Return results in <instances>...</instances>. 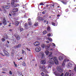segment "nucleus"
Listing matches in <instances>:
<instances>
[{
    "instance_id": "6e6552de",
    "label": "nucleus",
    "mask_w": 76,
    "mask_h": 76,
    "mask_svg": "<svg viewBox=\"0 0 76 76\" xmlns=\"http://www.w3.org/2000/svg\"><path fill=\"white\" fill-rule=\"evenodd\" d=\"M24 28L25 29H29V27H28V23H26L24 24Z\"/></svg>"
},
{
    "instance_id": "ea45409f",
    "label": "nucleus",
    "mask_w": 76,
    "mask_h": 76,
    "mask_svg": "<svg viewBox=\"0 0 76 76\" xmlns=\"http://www.w3.org/2000/svg\"><path fill=\"white\" fill-rule=\"evenodd\" d=\"M45 13H46V10H44L42 12V14H45Z\"/></svg>"
},
{
    "instance_id": "6ab92c4d",
    "label": "nucleus",
    "mask_w": 76,
    "mask_h": 76,
    "mask_svg": "<svg viewBox=\"0 0 76 76\" xmlns=\"http://www.w3.org/2000/svg\"><path fill=\"white\" fill-rule=\"evenodd\" d=\"M9 8V6H5L4 8V10H7V9H8Z\"/></svg>"
},
{
    "instance_id": "39448f33",
    "label": "nucleus",
    "mask_w": 76,
    "mask_h": 76,
    "mask_svg": "<svg viewBox=\"0 0 76 76\" xmlns=\"http://www.w3.org/2000/svg\"><path fill=\"white\" fill-rule=\"evenodd\" d=\"M15 36L16 38V39H17V40H19V39H20V36H19V35H18L17 33H15Z\"/></svg>"
},
{
    "instance_id": "79ce46f5",
    "label": "nucleus",
    "mask_w": 76,
    "mask_h": 76,
    "mask_svg": "<svg viewBox=\"0 0 76 76\" xmlns=\"http://www.w3.org/2000/svg\"><path fill=\"white\" fill-rule=\"evenodd\" d=\"M9 74L11 75H12V71H10Z\"/></svg>"
},
{
    "instance_id": "f03ea898",
    "label": "nucleus",
    "mask_w": 76,
    "mask_h": 76,
    "mask_svg": "<svg viewBox=\"0 0 76 76\" xmlns=\"http://www.w3.org/2000/svg\"><path fill=\"white\" fill-rule=\"evenodd\" d=\"M50 48V47L48 46L47 47H46V49H48L47 50H46V51L45 52V53L46 54V55H48V57H50L51 56V55L52 54V52H50L49 53V52L48 51V49H49V48Z\"/></svg>"
},
{
    "instance_id": "052dcab7",
    "label": "nucleus",
    "mask_w": 76,
    "mask_h": 76,
    "mask_svg": "<svg viewBox=\"0 0 76 76\" xmlns=\"http://www.w3.org/2000/svg\"><path fill=\"white\" fill-rule=\"evenodd\" d=\"M2 70H3L4 71L5 70V68H3V69H2Z\"/></svg>"
},
{
    "instance_id": "49530a36",
    "label": "nucleus",
    "mask_w": 76,
    "mask_h": 76,
    "mask_svg": "<svg viewBox=\"0 0 76 76\" xmlns=\"http://www.w3.org/2000/svg\"><path fill=\"white\" fill-rule=\"evenodd\" d=\"M18 10H14L13 12L14 13V12H17Z\"/></svg>"
},
{
    "instance_id": "e433bc0d",
    "label": "nucleus",
    "mask_w": 76,
    "mask_h": 76,
    "mask_svg": "<svg viewBox=\"0 0 76 76\" xmlns=\"http://www.w3.org/2000/svg\"><path fill=\"white\" fill-rule=\"evenodd\" d=\"M47 33V31H45L43 32V34H45Z\"/></svg>"
},
{
    "instance_id": "0e129e2a",
    "label": "nucleus",
    "mask_w": 76,
    "mask_h": 76,
    "mask_svg": "<svg viewBox=\"0 0 76 76\" xmlns=\"http://www.w3.org/2000/svg\"><path fill=\"white\" fill-rule=\"evenodd\" d=\"M44 23H47V21H46L45 20H44Z\"/></svg>"
},
{
    "instance_id": "603ef678",
    "label": "nucleus",
    "mask_w": 76,
    "mask_h": 76,
    "mask_svg": "<svg viewBox=\"0 0 76 76\" xmlns=\"http://www.w3.org/2000/svg\"><path fill=\"white\" fill-rule=\"evenodd\" d=\"M44 72H45V73H48V72L47 71L45 70Z\"/></svg>"
},
{
    "instance_id": "5fc2aeb1",
    "label": "nucleus",
    "mask_w": 76,
    "mask_h": 76,
    "mask_svg": "<svg viewBox=\"0 0 76 76\" xmlns=\"http://www.w3.org/2000/svg\"><path fill=\"white\" fill-rule=\"evenodd\" d=\"M9 31L10 32H12V31H13V30L10 29Z\"/></svg>"
},
{
    "instance_id": "09e8293b",
    "label": "nucleus",
    "mask_w": 76,
    "mask_h": 76,
    "mask_svg": "<svg viewBox=\"0 0 76 76\" xmlns=\"http://www.w3.org/2000/svg\"><path fill=\"white\" fill-rule=\"evenodd\" d=\"M48 37H50V36H51V34L50 33L48 34Z\"/></svg>"
},
{
    "instance_id": "a19ab883",
    "label": "nucleus",
    "mask_w": 76,
    "mask_h": 76,
    "mask_svg": "<svg viewBox=\"0 0 76 76\" xmlns=\"http://www.w3.org/2000/svg\"><path fill=\"white\" fill-rule=\"evenodd\" d=\"M61 2H62V3H63V4H66V2L64 1H62Z\"/></svg>"
},
{
    "instance_id": "de8ad7c7",
    "label": "nucleus",
    "mask_w": 76,
    "mask_h": 76,
    "mask_svg": "<svg viewBox=\"0 0 76 76\" xmlns=\"http://www.w3.org/2000/svg\"><path fill=\"white\" fill-rule=\"evenodd\" d=\"M52 25H53V26H56L55 25L56 24L54 23H52Z\"/></svg>"
},
{
    "instance_id": "6e6d98bb",
    "label": "nucleus",
    "mask_w": 76,
    "mask_h": 76,
    "mask_svg": "<svg viewBox=\"0 0 76 76\" xmlns=\"http://www.w3.org/2000/svg\"><path fill=\"white\" fill-rule=\"evenodd\" d=\"M0 54L1 55H2V56H4V55H3V53H0Z\"/></svg>"
},
{
    "instance_id": "7ed1b4c3",
    "label": "nucleus",
    "mask_w": 76,
    "mask_h": 76,
    "mask_svg": "<svg viewBox=\"0 0 76 76\" xmlns=\"http://www.w3.org/2000/svg\"><path fill=\"white\" fill-rule=\"evenodd\" d=\"M57 70L59 72H62L63 69L61 66H59L57 67Z\"/></svg>"
},
{
    "instance_id": "ddd939ff",
    "label": "nucleus",
    "mask_w": 76,
    "mask_h": 76,
    "mask_svg": "<svg viewBox=\"0 0 76 76\" xmlns=\"http://www.w3.org/2000/svg\"><path fill=\"white\" fill-rule=\"evenodd\" d=\"M48 63H50V64H51L53 65L54 64V61H48Z\"/></svg>"
},
{
    "instance_id": "2eb2a0df",
    "label": "nucleus",
    "mask_w": 76,
    "mask_h": 76,
    "mask_svg": "<svg viewBox=\"0 0 76 76\" xmlns=\"http://www.w3.org/2000/svg\"><path fill=\"white\" fill-rule=\"evenodd\" d=\"M44 53L41 52H40V56H41V58H42L44 57Z\"/></svg>"
},
{
    "instance_id": "423d86ee",
    "label": "nucleus",
    "mask_w": 76,
    "mask_h": 76,
    "mask_svg": "<svg viewBox=\"0 0 76 76\" xmlns=\"http://www.w3.org/2000/svg\"><path fill=\"white\" fill-rule=\"evenodd\" d=\"M35 50L37 52H39L41 51V48L39 47H38L37 48H35Z\"/></svg>"
},
{
    "instance_id": "4c0bfd02",
    "label": "nucleus",
    "mask_w": 76,
    "mask_h": 76,
    "mask_svg": "<svg viewBox=\"0 0 76 76\" xmlns=\"http://www.w3.org/2000/svg\"><path fill=\"white\" fill-rule=\"evenodd\" d=\"M28 23H29V25L30 26H31V25H32V23H31V22L30 21Z\"/></svg>"
},
{
    "instance_id": "dca6fc26",
    "label": "nucleus",
    "mask_w": 76,
    "mask_h": 76,
    "mask_svg": "<svg viewBox=\"0 0 76 76\" xmlns=\"http://www.w3.org/2000/svg\"><path fill=\"white\" fill-rule=\"evenodd\" d=\"M52 67V65L51 64H49L48 66H46V67H47L46 69H49V67Z\"/></svg>"
},
{
    "instance_id": "c85d7f7f",
    "label": "nucleus",
    "mask_w": 76,
    "mask_h": 76,
    "mask_svg": "<svg viewBox=\"0 0 76 76\" xmlns=\"http://www.w3.org/2000/svg\"><path fill=\"white\" fill-rule=\"evenodd\" d=\"M22 65L24 66H26V64H25V62L24 61H23V62L22 63Z\"/></svg>"
},
{
    "instance_id": "338daca9",
    "label": "nucleus",
    "mask_w": 76,
    "mask_h": 76,
    "mask_svg": "<svg viewBox=\"0 0 76 76\" xmlns=\"http://www.w3.org/2000/svg\"><path fill=\"white\" fill-rule=\"evenodd\" d=\"M46 43H49V42H48V41H46Z\"/></svg>"
},
{
    "instance_id": "4d7b16f0",
    "label": "nucleus",
    "mask_w": 76,
    "mask_h": 76,
    "mask_svg": "<svg viewBox=\"0 0 76 76\" xmlns=\"http://www.w3.org/2000/svg\"><path fill=\"white\" fill-rule=\"evenodd\" d=\"M14 65L15 66V67H17V64H14Z\"/></svg>"
},
{
    "instance_id": "864d4df0",
    "label": "nucleus",
    "mask_w": 76,
    "mask_h": 76,
    "mask_svg": "<svg viewBox=\"0 0 76 76\" xmlns=\"http://www.w3.org/2000/svg\"><path fill=\"white\" fill-rule=\"evenodd\" d=\"M13 10H18V8H15L14 9H13Z\"/></svg>"
},
{
    "instance_id": "cd10ccee",
    "label": "nucleus",
    "mask_w": 76,
    "mask_h": 76,
    "mask_svg": "<svg viewBox=\"0 0 76 76\" xmlns=\"http://www.w3.org/2000/svg\"><path fill=\"white\" fill-rule=\"evenodd\" d=\"M47 30L48 32H50V27H48L47 28Z\"/></svg>"
},
{
    "instance_id": "393cba45",
    "label": "nucleus",
    "mask_w": 76,
    "mask_h": 76,
    "mask_svg": "<svg viewBox=\"0 0 76 76\" xmlns=\"http://www.w3.org/2000/svg\"><path fill=\"white\" fill-rule=\"evenodd\" d=\"M41 47L42 48H44L45 47V45L44 44H42L41 45Z\"/></svg>"
},
{
    "instance_id": "72a5a7b5",
    "label": "nucleus",
    "mask_w": 76,
    "mask_h": 76,
    "mask_svg": "<svg viewBox=\"0 0 76 76\" xmlns=\"http://www.w3.org/2000/svg\"><path fill=\"white\" fill-rule=\"evenodd\" d=\"M70 76H73V74L72 73H70L69 74Z\"/></svg>"
},
{
    "instance_id": "3c124183",
    "label": "nucleus",
    "mask_w": 76,
    "mask_h": 76,
    "mask_svg": "<svg viewBox=\"0 0 76 76\" xmlns=\"http://www.w3.org/2000/svg\"><path fill=\"white\" fill-rule=\"evenodd\" d=\"M40 5H42V6H43V5H44V4H43V3H40Z\"/></svg>"
},
{
    "instance_id": "bb28decb",
    "label": "nucleus",
    "mask_w": 76,
    "mask_h": 76,
    "mask_svg": "<svg viewBox=\"0 0 76 76\" xmlns=\"http://www.w3.org/2000/svg\"><path fill=\"white\" fill-rule=\"evenodd\" d=\"M69 76V72H66L64 76Z\"/></svg>"
},
{
    "instance_id": "9d476101",
    "label": "nucleus",
    "mask_w": 76,
    "mask_h": 76,
    "mask_svg": "<svg viewBox=\"0 0 76 76\" xmlns=\"http://www.w3.org/2000/svg\"><path fill=\"white\" fill-rule=\"evenodd\" d=\"M40 63L42 64H45L46 63V61L45 60H42L40 62Z\"/></svg>"
},
{
    "instance_id": "13d9d810",
    "label": "nucleus",
    "mask_w": 76,
    "mask_h": 76,
    "mask_svg": "<svg viewBox=\"0 0 76 76\" xmlns=\"http://www.w3.org/2000/svg\"><path fill=\"white\" fill-rule=\"evenodd\" d=\"M26 49L27 50H28V51H30V49H28V48H26Z\"/></svg>"
},
{
    "instance_id": "a878e982",
    "label": "nucleus",
    "mask_w": 76,
    "mask_h": 76,
    "mask_svg": "<svg viewBox=\"0 0 76 76\" xmlns=\"http://www.w3.org/2000/svg\"><path fill=\"white\" fill-rule=\"evenodd\" d=\"M64 74H63V73H62V74H61V75H60V74H58H58H57V76H63V75H64Z\"/></svg>"
},
{
    "instance_id": "774afa93",
    "label": "nucleus",
    "mask_w": 76,
    "mask_h": 76,
    "mask_svg": "<svg viewBox=\"0 0 76 76\" xmlns=\"http://www.w3.org/2000/svg\"><path fill=\"white\" fill-rule=\"evenodd\" d=\"M22 58L21 57L19 59V60H22Z\"/></svg>"
},
{
    "instance_id": "f3484780",
    "label": "nucleus",
    "mask_w": 76,
    "mask_h": 76,
    "mask_svg": "<svg viewBox=\"0 0 76 76\" xmlns=\"http://www.w3.org/2000/svg\"><path fill=\"white\" fill-rule=\"evenodd\" d=\"M59 60H60V61L63 60V57L62 56H60L59 57Z\"/></svg>"
},
{
    "instance_id": "2f4dec72",
    "label": "nucleus",
    "mask_w": 76,
    "mask_h": 76,
    "mask_svg": "<svg viewBox=\"0 0 76 76\" xmlns=\"http://www.w3.org/2000/svg\"><path fill=\"white\" fill-rule=\"evenodd\" d=\"M66 61H69V60L67 59H65L64 61V62L65 63Z\"/></svg>"
},
{
    "instance_id": "7c9ffc66",
    "label": "nucleus",
    "mask_w": 76,
    "mask_h": 76,
    "mask_svg": "<svg viewBox=\"0 0 76 76\" xmlns=\"http://www.w3.org/2000/svg\"><path fill=\"white\" fill-rule=\"evenodd\" d=\"M25 53V51H24L23 50H22V54L23 55Z\"/></svg>"
},
{
    "instance_id": "a211bd4d",
    "label": "nucleus",
    "mask_w": 76,
    "mask_h": 76,
    "mask_svg": "<svg viewBox=\"0 0 76 76\" xmlns=\"http://www.w3.org/2000/svg\"><path fill=\"white\" fill-rule=\"evenodd\" d=\"M19 24V22L18 21H16L15 22V25L16 26H18Z\"/></svg>"
},
{
    "instance_id": "aec40b11",
    "label": "nucleus",
    "mask_w": 76,
    "mask_h": 76,
    "mask_svg": "<svg viewBox=\"0 0 76 76\" xmlns=\"http://www.w3.org/2000/svg\"><path fill=\"white\" fill-rule=\"evenodd\" d=\"M17 0H12L11 1V4H14L15 2H16Z\"/></svg>"
},
{
    "instance_id": "4be33fe9",
    "label": "nucleus",
    "mask_w": 76,
    "mask_h": 76,
    "mask_svg": "<svg viewBox=\"0 0 76 76\" xmlns=\"http://www.w3.org/2000/svg\"><path fill=\"white\" fill-rule=\"evenodd\" d=\"M46 67L45 66H42V70H46Z\"/></svg>"
},
{
    "instance_id": "37998d69",
    "label": "nucleus",
    "mask_w": 76,
    "mask_h": 76,
    "mask_svg": "<svg viewBox=\"0 0 76 76\" xmlns=\"http://www.w3.org/2000/svg\"><path fill=\"white\" fill-rule=\"evenodd\" d=\"M41 75L42 76H44V73L43 72H42L41 73Z\"/></svg>"
},
{
    "instance_id": "0eeeda50",
    "label": "nucleus",
    "mask_w": 76,
    "mask_h": 76,
    "mask_svg": "<svg viewBox=\"0 0 76 76\" xmlns=\"http://www.w3.org/2000/svg\"><path fill=\"white\" fill-rule=\"evenodd\" d=\"M34 44L35 46H39L40 44L39 42L38 41H36L34 43Z\"/></svg>"
},
{
    "instance_id": "4468645a",
    "label": "nucleus",
    "mask_w": 76,
    "mask_h": 76,
    "mask_svg": "<svg viewBox=\"0 0 76 76\" xmlns=\"http://www.w3.org/2000/svg\"><path fill=\"white\" fill-rule=\"evenodd\" d=\"M21 47V45L19 44L17 46H15L14 47V48H19Z\"/></svg>"
},
{
    "instance_id": "c03bdc74",
    "label": "nucleus",
    "mask_w": 76,
    "mask_h": 76,
    "mask_svg": "<svg viewBox=\"0 0 76 76\" xmlns=\"http://www.w3.org/2000/svg\"><path fill=\"white\" fill-rule=\"evenodd\" d=\"M52 7H54V4H51L50 7H52Z\"/></svg>"
},
{
    "instance_id": "20e7f679",
    "label": "nucleus",
    "mask_w": 76,
    "mask_h": 76,
    "mask_svg": "<svg viewBox=\"0 0 76 76\" xmlns=\"http://www.w3.org/2000/svg\"><path fill=\"white\" fill-rule=\"evenodd\" d=\"M3 51L5 55L7 57H9L10 56L9 53H7V52L6 51V50H3Z\"/></svg>"
},
{
    "instance_id": "1a4fd4ad",
    "label": "nucleus",
    "mask_w": 76,
    "mask_h": 76,
    "mask_svg": "<svg viewBox=\"0 0 76 76\" xmlns=\"http://www.w3.org/2000/svg\"><path fill=\"white\" fill-rule=\"evenodd\" d=\"M2 22L3 23L4 25H6V24H7V22H6V20L5 18L3 19Z\"/></svg>"
},
{
    "instance_id": "69168bd1",
    "label": "nucleus",
    "mask_w": 76,
    "mask_h": 76,
    "mask_svg": "<svg viewBox=\"0 0 76 76\" xmlns=\"http://www.w3.org/2000/svg\"><path fill=\"white\" fill-rule=\"evenodd\" d=\"M45 76H49V75L48 74H46Z\"/></svg>"
},
{
    "instance_id": "412c9836",
    "label": "nucleus",
    "mask_w": 76,
    "mask_h": 76,
    "mask_svg": "<svg viewBox=\"0 0 76 76\" xmlns=\"http://www.w3.org/2000/svg\"><path fill=\"white\" fill-rule=\"evenodd\" d=\"M53 45V46H54L55 47H56V45L53 43H51L50 44V45Z\"/></svg>"
},
{
    "instance_id": "5701e85b",
    "label": "nucleus",
    "mask_w": 76,
    "mask_h": 76,
    "mask_svg": "<svg viewBox=\"0 0 76 76\" xmlns=\"http://www.w3.org/2000/svg\"><path fill=\"white\" fill-rule=\"evenodd\" d=\"M12 7H16L17 6L16 4H14L12 5Z\"/></svg>"
},
{
    "instance_id": "e2e57ef3",
    "label": "nucleus",
    "mask_w": 76,
    "mask_h": 76,
    "mask_svg": "<svg viewBox=\"0 0 76 76\" xmlns=\"http://www.w3.org/2000/svg\"><path fill=\"white\" fill-rule=\"evenodd\" d=\"M1 73H6V72H2Z\"/></svg>"
},
{
    "instance_id": "f8f14e48",
    "label": "nucleus",
    "mask_w": 76,
    "mask_h": 76,
    "mask_svg": "<svg viewBox=\"0 0 76 76\" xmlns=\"http://www.w3.org/2000/svg\"><path fill=\"white\" fill-rule=\"evenodd\" d=\"M72 63H73L72 62V63L70 62L69 63L68 65V67H71L72 66H73V64Z\"/></svg>"
},
{
    "instance_id": "b1692460",
    "label": "nucleus",
    "mask_w": 76,
    "mask_h": 76,
    "mask_svg": "<svg viewBox=\"0 0 76 76\" xmlns=\"http://www.w3.org/2000/svg\"><path fill=\"white\" fill-rule=\"evenodd\" d=\"M5 37H3V38L2 39V41L3 42L6 39H5Z\"/></svg>"
},
{
    "instance_id": "c756f323",
    "label": "nucleus",
    "mask_w": 76,
    "mask_h": 76,
    "mask_svg": "<svg viewBox=\"0 0 76 76\" xmlns=\"http://www.w3.org/2000/svg\"><path fill=\"white\" fill-rule=\"evenodd\" d=\"M48 39L50 41V42H52L53 40L51 38H48Z\"/></svg>"
},
{
    "instance_id": "bf43d9fd",
    "label": "nucleus",
    "mask_w": 76,
    "mask_h": 76,
    "mask_svg": "<svg viewBox=\"0 0 76 76\" xmlns=\"http://www.w3.org/2000/svg\"><path fill=\"white\" fill-rule=\"evenodd\" d=\"M13 55H14L13 53H12L11 54V56H12V57H13Z\"/></svg>"
},
{
    "instance_id": "a18cd8bd",
    "label": "nucleus",
    "mask_w": 76,
    "mask_h": 76,
    "mask_svg": "<svg viewBox=\"0 0 76 76\" xmlns=\"http://www.w3.org/2000/svg\"><path fill=\"white\" fill-rule=\"evenodd\" d=\"M74 70L75 72H76V66L75 65L74 68Z\"/></svg>"
},
{
    "instance_id": "f257e3e1",
    "label": "nucleus",
    "mask_w": 76,
    "mask_h": 76,
    "mask_svg": "<svg viewBox=\"0 0 76 76\" xmlns=\"http://www.w3.org/2000/svg\"><path fill=\"white\" fill-rule=\"evenodd\" d=\"M53 59L54 61L55 64H58V61L57 60V57H55L54 58L53 57V56H51L49 58L50 60H52Z\"/></svg>"
},
{
    "instance_id": "58836bf2",
    "label": "nucleus",
    "mask_w": 76,
    "mask_h": 76,
    "mask_svg": "<svg viewBox=\"0 0 76 76\" xmlns=\"http://www.w3.org/2000/svg\"><path fill=\"white\" fill-rule=\"evenodd\" d=\"M23 30V28H21L20 29V32H22V31Z\"/></svg>"
},
{
    "instance_id": "c9c22d12",
    "label": "nucleus",
    "mask_w": 76,
    "mask_h": 76,
    "mask_svg": "<svg viewBox=\"0 0 76 76\" xmlns=\"http://www.w3.org/2000/svg\"><path fill=\"white\" fill-rule=\"evenodd\" d=\"M39 67L40 70H42V66H40Z\"/></svg>"
},
{
    "instance_id": "680f3d73",
    "label": "nucleus",
    "mask_w": 76,
    "mask_h": 76,
    "mask_svg": "<svg viewBox=\"0 0 76 76\" xmlns=\"http://www.w3.org/2000/svg\"><path fill=\"white\" fill-rule=\"evenodd\" d=\"M50 51H53V48H50Z\"/></svg>"
},
{
    "instance_id": "f704fd0d",
    "label": "nucleus",
    "mask_w": 76,
    "mask_h": 76,
    "mask_svg": "<svg viewBox=\"0 0 76 76\" xmlns=\"http://www.w3.org/2000/svg\"><path fill=\"white\" fill-rule=\"evenodd\" d=\"M62 66H65V63L63 62V63L62 64Z\"/></svg>"
},
{
    "instance_id": "9b49d317",
    "label": "nucleus",
    "mask_w": 76,
    "mask_h": 76,
    "mask_svg": "<svg viewBox=\"0 0 76 76\" xmlns=\"http://www.w3.org/2000/svg\"><path fill=\"white\" fill-rule=\"evenodd\" d=\"M37 19L39 20H44V18L42 17H39L37 18Z\"/></svg>"
},
{
    "instance_id": "473e14b6",
    "label": "nucleus",
    "mask_w": 76,
    "mask_h": 76,
    "mask_svg": "<svg viewBox=\"0 0 76 76\" xmlns=\"http://www.w3.org/2000/svg\"><path fill=\"white\" fill-rule=\"evenodd\" d=\"M34 25L35 26H37L38 25V23H36L34 24Z\"/></svg>"
},
{
    "instance_id": "8fccbe9b",
    "label": "nucleus",
    "mask_w": 76,
    "mask_h": 76,
    "mask_svg": "<svg viewBox=\"0 0 76 76\" xmlns=\"http://www.w3.org/2000/svg\"><path fill=\"white\" fill-rule=\"evenodd\" d=\"M6 37V38H9V37H8V36H7V35L6 34L5 35Z\"/></svg>"
}]
</instances>
